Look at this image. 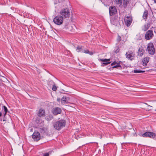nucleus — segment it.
Here are the masks:
<instances>
[{
	"instance_id": "obj_1",
	"label": "nucleus",
	"mask_w": 156,
	"mask_h": 156,
	"mask_svg": "<svg viewBox=\"0 0 156 156\" xmlns=\"http://www.w3.org/2000/svg\"><path fill=\"white\" fill-rule=\"evenodd\" d=\"M66 124V121L61 119L53 123V126L54 128L58 130H60L64 127Z\"/></svg>"
},
{
	"instance_id": "obj_2",
	"label": "nucleus",
	"mask_w": 156,
	"mask_h": 156,
	"mask_svg": "<svg viewBox=\"0 0 156 156\" xmlns=\"http://www.w3.org/2000/svg\"><path fill=\"white\" fill-rule=\"evenodd\" d=\"M147 50L149 54L151 55H153L154 54L155 49L153 44L150 43L147 44Z\"/></svg>"
},
{
	"instance_id": "obj_3",
	"label": "nucleus",
	"mask_w": 156,
	"mask_h": 156,
	"mask_svg": "<svg viewBox=\"0 0 156 156\" xmlns=\"http://www.w3.org/2000/svg\"><path fill=\"white\" fill-rule=\"evenodd\" d=\"M53 22L56 24L60 25L63 23V17L62 16H57L54 19Z\"/></svg>"
},
{
	"instance_id": "obj_4",
	"label": "nucleus",
	"mask_w": 156,
	"mask_h": 156,
	"mask_svg": "<svg viewBox=\"0 0 156 156\" xmlns=\"http://www.w3.org/2000/svg\"><path fill=\"white\" fill-rule=\"evenodd\" d=\"M61 15L62 17L64 18L69 17L70 12L69 9L67 8H66L62 9L60 12Z\"/></svg>"
},
{
	"instance_id": "obj_5",
	"label": "nucleus",
	"mask_w": 156,
	"mask_h": 156,
	"mask_svg": "<svg viewBox=\"0 0 156 156\" xmlns=\"http://www.w3.org/2000/svg\"><path fill=\"white\" fill-rule=\"evenodd\" d=\"M154 36L153 31L149 30L146 32L145 35V38L146 40H149L152 39Z\"/></svg>"
},
{
	"instance_id": "obj_6",
	"label": "nucleus",
	"mask_w": 156,
	"mask_h": 156,
	"mask_svg": "<svg viewBox=\"0 0 156 156\" xmlns=\"http://www.w3.org/2000/svg\"><path fill=\"white\" fill-rule=\"evenodd\" d=\"M135 55L134 50H129L127 52V58H128L129 60L132 61L134 59Z\"/></svg>"
},
{
	"instance_id": "obj_7",
	"label": "nucleus",
	"mask_w": 156,
	"mask_h": 156,
	"mask_svg": "<svg viewBox=\"0 0 156 156\" xmlns=\"http://www.w3.org/2000/svg\"><path fill=\"white\" fill-rule=\"evenodd\" d=\"M156 136V134L151 132H146L142 135L143 137H148L150 138L154 139Z\"/></svg>"
},
{
	"instance_id": "obj_8",
	"label": "nucleus",
	"mask_w": 156,
	"mask_h": 156,
	"mask_svg": "<svg viewBox=\"0 0 156 156\" xmlns=\"http://www.w3.org/2000/svg\"><path fill=\"white\" fill-rule=\"evenodd\" d=\"M76 50L78 52H82L91 55L93 54V53L92 52H90L88 50L86 49L84 50L82 47L80 46H78L77 47Z\"/></svg>"
},
{
	"instance_id": "obj_9",
	"label": "nucleus",
	"mask_w": 156,
	"mask_h": 156,
	"mask_svg": "<svg viewBox=\"0 0 156 156\" xmlns=\"http://www.w3.org/2000/svg\"><path fill=\"white\" fill-rule=\"evenodd\" d=\"M40 134L38 132H34L32 135V137L35 141H37L40 139Z\"/></svg>"
},
{
	"instance_id": "obj_10",
	"label": "nucleus",
	"mask_w": 156,
	"mask_h": 156,
	"mask_svg": "<svg viewBox=\"0 0 156 156\" xmlns=\"http://www.w3.org/2000/svg\"><path fill=\"white\" fill-rule=\"evenodd\" d=\"M109 14L110 16H112L116 13L117 10L114 6L110 7L109 9Z\"/></svg>"
},
{
	"instance_id": "obj_11",
	"label": "nucleus",
	"mask_w": 156,
	"mask_h": 156,
	"mask_svg": "<svg viewBox=\"0 0 156 156\" xmlns=\"http://www.w3.org/2000/svg\"><path fill=\"white\" fill-rule=\"evenodd\" d=\"M69 100V97L64 96L61 99V102L62 104L68 103Z\"/></svg>"
},
{
	"instance_id": "obj_12",
	"label": "nucleus",
	"mask_w": 156,
	"mask_h": 156,
	"mask_svg": "<svg viewBox=\"0 0 156 156\" xmlns=\"http://www.w3.org/2000/svg\"><path fill=\"white\" fill-rule=\"evenodd\" d=\"M61 112V109L59 108H56L53 111V113L55 115L60 114Z\"/></svg>"
},
{
	"instance_id": "obj_13",
	"label": "nucleus",
	"mask_w": 156,
	"mask_h": 156,
	"mask_svg": "<svg viewBox=\"0 0 156 156\" xmlns=\"http://www.w3.org/2000/svg\"><path fill=\"white\" fill-rule=\"evenodd\" d=\"M45 113L44 110L42 108H40L39 110L38 116L40 117L45 116Z\"/></svg>"
},
{
	"instance_id": "obj_14",
	"label": "nucleus",
	"mask_w": 156,
	"mask_h": 156,
	"mask_svg": "<svg viewBox=\"0 0 156 156\" xmlns=\"http://www.w3.org/2000/svg\"><path fill=\"white\" fill-rule=\"evenodd\" d=\"M144 50L142 47H140L138 50V55L141 57L143 55L144 53Z\"/></svg>"
},
{
	"instance_id": "obj_15",
	"label": "nucleus",
	"mask_w": 156,
	"mask_h": 156,
	"mask_svg": "<svg viewBox=\"0 0 156 156\" xmlns=\"http://www.w3.org/2000/svg\"><path fill=\"white\" fill-rule=\"evenodd\" d=\"M122 0H115V2L117 4H119L122 3ZM124 6L125 8L127 7V0H123Z\"/></svg>"
},
{
	"instance_id": "obj_16",
	"label": "nucleus",
	"mask_w": 156,
	"mask_h": 156,
	"mask_svg": "<svg viewBox=\"0 0 156 156\" xmlns=\"http://www.w3.org/2000/svg\"><path fill=\"white\" fill-rule=\"evenodd\" d=\"M149 59L150 58L148 57H146L143 59V62L144 66H146L147 65V63L149 62Z\"/></svg>"
},
{
	"instance_id": "obj_17",
	"label": "nucleus",
	"mask_w": 156,
	"mask_h": 156,
	"mask_svg": "<svg viewBox=\"0 0 156 156\" xmlns=\"http://www.w3.org/2000/svg\"><path fill=\"white\" fill-rule=\"evenodd\" d=\"M133 21L132 17L131 16H127V27L129 26Z\"/></svg>"
},
{
	"instance_id": "obj_18",
	"label": "nucleus",
	"mask_w": 156,
	"mask_h": 156,
	"mask_svg": "<svg viewBox=\"0 0 156 156\" xmlns=\"http://www.w3.org/2000/svg\"><path fill=\"white\" fill-rule=\"evenodd\" d=\"M118 22V20L115 18L111 20V23L114 25H116Z\"/></svg>"
},
{
	"instance_id": "obj_19",
	"label": "nucleus",
	"mask_w": 156,
	"mask_h": 156,
	"mask_svg": "<svg viewBox=\"0 0 156 156\" xmlns=\"http://www.w3.org/2000/svg\"><path fill=\"white\" fill-rule=\"evenodd\" d=\"M65 28L66 29H68V30L69 31H71L73 30V26L70 24H69L67 26H65Z\"/></svg>"
},
{
	"instance_id": "obj_20",
	"label": "nucleus",
	"mask_w": 156,
	"mask_h": 156,
	"mask_svg": "<svg viewBox=\"0 0 156 156\" xmlns=\"http://www.w3.org/2000/svg\"><path fill=\"white\" fill-rule=\"evenodd\" d=\"M148 15V12L147 10H145L143 14V17L144 19H147V16Z\"/></svg>"
},
{
	"instance_id": "obj_21",
	"label": "nucleus",
	"mask_w": 156,
	"mask_h": 156,
	"mask_svg": "<svg viewBox=\"0 0 156 156\" xmlns=\"http://www.w3.org/2000/svg\"><path fill=\"white\" fill-rule=\"evenodd\" d=\"M150 27V24L148 23H147V24L145 25L144 26V28L143 29V30L145 31L147 30Z\"/></svg>"
},
{
	"instance_id": "obj_22",
	"label": "nucleus",
	"mask_w": 156,
	"mask_h": 156,
	"mask_svg": "<svg viewBox=\"0 0 156 156\" xmlns=\"http://www.w3.org/2000/svg\"><path fill=\"white\" fill-rule=\"evenodd\" d=\"M2 110L4 111L5 113L4 114V116H5L7 113L8 112V109L5 106H3V108L2 109Z\"/></svg>"
},
{
	"instance_id": "obj_23",
	"label": "nucleus",
	"mask_w": 156,
	"mask_h": 156,
	"mask_svg": "<svg viewBox=\"0 0 156 156\" xmlns=\"http://www.w3.org/2000/svg\"><path fill=\"white\" fill-rule=\"evenodd\" d=\"M145 72L144 71L140 70L138 69H135L133 70L134 73H144Z\"/></svg>"
},
{
	"instance_id": "obj_24",
	"label": "nucleus",
	"mask_w": 156,
	"mask_h": 156,
	"mask_svg": "<svg viewBox=\"0 0 156 156\" xmlns=\"http://www.w3.org/2000/svg\"><path fill=\"white\" fill-rule=\"evenodd\" d=\"M57 87L54 84L53 85V87L52 88V90L54 91H55L57 90Z\"/></svg>"
},
{
	"instance_id": "obj_25",
	"label": "nucleus",
	"mask_w": 156,
	"mask_h": 156,
	"mask_svg": "<svg viewBox=\"0 0 156 156\" xmlns=\"http://www.w3.org/2000/svg\"><path fill=\"white\" fill-rule=\"evenodd\" d=\"M128 128L129 129H132V125L130 123H129L128 124Z\"/></svg>"
},
{
	"instance_id": "obj_26",
	"label": "nucleus",
	"mask_w": 156,
	"mask_h": 156,
	"mask_svg": "<svg viewBox=\"0 0 156 156\" xmlns=\"http://www.w3.org/2000/svg\"><path fill=\"white\" fill-rule=\"evenodd\" d=\"M123 23L127 26V19H126L125 17L124 19V22H123Z\"/></svg>"
},
{
	"instance_id": "obj_27",
	"label": "nucleus",
	"mask_w": 156,
	"mask_h": 156,
	"mask_svg": "<svg viewBox=\"0 0 156 156\" xmlns=\"http://www.w3.org/2000/svg\"><path fill=\"white\" fill-rule=\"evenodd\" d=\"M46 130H47L46 129H45V128H43L41 129V131L42 133H44L46 132Z\"/></svg>"
},
{
	"instance_id": "obj_28",
	"label": "nucleus",
	"mask_w": 156,
	"mask_h": 156,
	"mask_svg": "<svg viewBox=\"0 0 156 156\" xmlns=\"http://www.w3.org/2000/svg\"><path fill=\"white\" fill-rule=\"evenodd\" d=\"M101 61L102 62H106V61H109V59H101Z\"/></svg>"
},
{
	"instance_id": "obj_29",
	"label": "nucleus",
	"mask_w": 156,
	"mask_h": 156,
	"mask_svg": "<svg viewBox=\"0 0 156 156\" xmlns=\"http://www.w3.org/2000/svg\"><path fill=\"white\" fill-rule=\"evenodd\" d=\"M121 40V37L120 36H118L117 38V41H120Z\"/></svg>"
},
{
	"instance_id": "obj_30",
	"label": "nucleus",
	"mask_w": 156,
	"mask_h": 156,
	"mask_svg": "<svg viewBox=\"0 0 156 156\" xmlns=\"http://www.w3.org/2000/svg\"><path fill=\"white\" fill-rule=\"evenodd\" d=\"M43 156H49V154L48 153H46L44 154Z\"/></svg>"
},
{
	"instance_id": "obj_31",
	"label": "nucleus",
	"mask_w": 156,
	"mask_h": 156,
	"mask_svg": "<svg viewBox=\"0 0 156 156\" xmlns=\"http://www.w3.org/2000/svg\"><path fill=\"white\" fill-rule=\"evenodd\" d=\"M45 118L46 120H47L48 121H49L51 120L50 118Z\"/></svg>"
},
{
	"instance_id": "obj_32",
	"label": "nucleus",
	"mask_w": 156,
	"mask_h": 156,
	"mask_svg": "<svg viewBox=\"0 0 156 156\" xmlns=\"http://www.w3.org/2000/svg\"><path fill=\"white\" fill-rule=\"evenodd\" d=\"M116 64V62H114L112 63L111 65H112V66H113V65H115Z\"/></svg>"
},
{
	"instance_id": "obj_33",
	"label": "nucleus",
	"mask_w": 156,
	"mask_h": 156,
	"mask_svg": "<svg viewBox=\"0 0 156 156\" xmlns=\"http://www.w3.org/2000/svg\"><path fill=\"white\" fill-rule=\"evenodd\" d=\"M117 65L116 66H114L113 67L114 68H116L118 66V63L117 64Z\"/></svg>"
},
{
	"instance_id": "obj_34",
	"label": "nucleus",
	"mask_w": 156,
	"mask_h": 156,
	"mask_svg": "<svg viewBox=\"0 0 156 156\" xmlns=\"http://www.w3.org/2000/svg\"><path fill=\"white\" fill-rule=\"evenodd\" d=\"M109 63V62H104V63H103V64H108Z\"/></svg>"
},
{
	"instance_id": "obj_35",
	"label": "nucleus",
	"mask_w": 156,
	"mask_h": 156,
	"mask_svg": "<svg viewBox=\"0 0 156 156\" xmlns=\"http://www.w3.org/2000/svg\"><path fill=\"white\" fill-rule=\"evenodd\" d=\"M57 100L58 101H60V98H57Z\"/></svg>"
},
{
	"instance_id": "obj_36",
	"label": "nucleus",
	"mask_w": 156,
	"mask_h": 156,
	"mask_svg": "<svg viewBox=\"0 0 156 156\" xmlns=\"http://www.w3.org/2000/svg\"><path fill=\"white\" fill-rule=\"evenodd\" d=\"M33 128H31L30 129V131L31 132H33Z\"/></svg>"
},
{
	"instance_id": "obj_37",
	"label": "nucleus",
	"mask_w": 156,
	"mask_h": 156,
	"mask_svg": "<svg viewBox=\"0 0 156 156\" xmlns=\"http://www.w3.org/2000/svg\"><path fill=\"white\" fill-rule=\"evenodd\" d=\"M127 90L132 91V90H131V89H127Z\"/></svg>"
},
{
	"instance_id": "obj_38",
	"label": "nucleus",
	"mask_w": 156,
	"mask_h": 156,
	"mask_svg": "<svg viewBox=\"0 0 156 156\" xmlns=\"http://www.w3.org/2000/svg\"><path fill=\"white\" fill-rule=\"evenodd\" d=\"M2 113L1 112H0V116H1L2 115Z\"/></svg>"
},
{
	"instance_id": "obj_39",
	"label": "nucleus",
	"mask_w": 156,
	"mask_h": 156,
	"mask_svg": "<svg viewBox=\"0 0 156 156\" xmlns=\"http://www.w3.org/2000/svg\"><path fill=\"white\" fill-rule=\"evenodd\" d=\"M154 2L155 3H156V0H154Z\"/></svg>"
},
{
	"instance_id": "obj_40",
	"label": "nucleus",
	"mask_w": 156,
	"mask_h": 156,
	"mask_svg": "<svg viewBox=\"0 0 156 156\" xmlns=\"http://www.w3.org/2000/svg\"><path fill=\"white\" fill-rule=\"evenodd\" d=\"M123 144H124V143H122V147H123Z\"/></svg>"
},
{
	"instance_id": "obj_41",
	"label": "nucleus",
	"mask_w": 156,
	"mask_h": 156,
	"mask_svg": "<svg viewBox=\"0 0 156 156\" xmlns=\"http://www.w3.org/2000/svg\"><path fill=\"white\" fill-rule=\"evenodd\" d=\"M125 55L127 57V52L126 53Z\"/></svg>"
},
{
	"instance_id": "obj_42",
	"label": "nucleus",
	"mask_w": 156,
	"mask_h": 156,
	"mask_svg": "<svg viewBox=\"0 0 156 156\" xmlns=\"http://www.w3.org/2000/svg\"><path fill=\"white\" fill-rule=\"evenodd\" d=\"M50 82H52V83L53 84H54V82H53L52 81H50Z\"/></svg>"
},
{
	"instance_id": "obj_43",
	"label": "nucleus",
	"mask_w": 156,
	"mask_h": 156,
	"mask_svg": "<svg viewBox=\"0 0 156 156\" xmlns=\"http://www.w3.org/2000/svg\"><path fill=\"white\" fill-rule=\"evenodd\" d=\"M5 119H3V121H5Z\"/></svg>"
},
{
	"instance_id": "obj_44",
	"label": "nucleus",
	"mask_w": 156,
	"mask_h": 156,
	"mask_svg": "<svg viewBox=\"0 0 156 156\" xmlns=\"http://www.w3.org/2000/svg\"><path fill=\"white\" fill-rule=\"evenodd\" d=\"M124 137L125 138L126 137V135H124Z\"/></svg>"
},
{
	"instance_id": "obj_45",
	"label": "nucleus",
	"mask_w": 156,
	"mask_h": 156,
	"mask_svg": "<svg viewBox=\"0 0 156 156\" xmlns=\"http://www.w3.org/2000/svg\"><path fill=\"white\" fill-rule=\"evenodd\" d=\"M154 111H155V112H156V109Z\"/></svg>"
},
{
	"instance_id": "obj_46",
	"label": "nucleus",
	"mask_w": 156,
	"mask_h": 156,
	"mask_svg": "<svg viewBox=\"0 0 156 156\" xmlns=\"http://www.w3.org/2000/svg\"><path fill=\"white\" fill-rule=\"evenodd\" d=\"M127 87H130L129 86H128V85H127Z\"/></svg>"
},
{
	"instance_id": "obj_47",
	"label": "nucleus",
	"mask_w": 156,
	"mask_h": 156,
	"mask_svg": "<svg viewBox=\"0 0 156 156\" xmlns=\"http://www.w3.org/2000/svg\"><path fill=\"white\" fill-rule=\"evenodd\" d=\"M0 120H2V119H0Z\"/></svg>"
},
{
	"instance_id": "obj_48",
	"label": "nucleus",
	"mask_w": 156,
	"mask_h": 156,
	"mask_svg": "<svg viewBox=\"0 0 156 156\" xmlns=\"http://www.w3.org/2000/svg\"><path fill=\"white\" fill-rule=\"evenodd\" d=\"M149 107H151V106L149 105Z\"/></svg>"
}]
</instances>
